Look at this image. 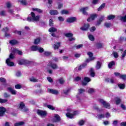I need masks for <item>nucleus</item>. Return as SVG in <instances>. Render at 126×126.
I'll return each mask as SVG.
<instances>
[{
  "label": "nucleus",
  "mask_w": 126,
  "mask_h": 126,
  "mask_svg": "<svg viewBox=\"0 0 126 126\" xmlns=\"http://www.w3.org/2000/svg\"><path fill=\"white\" fill-rule=\"evenodd\" d=\"M89 27H90L89 24H86L83 27H82L80 28V29L83 31H87V30H88V28H89Z\"/></svg>",
  "instance_id": "ddd939ff"
},
{
  "label": "nucleus",
  "mask_w": 126,
  "mask_h": 126,
  "mask_svg": "<svg viewBox=\"0 0 126 126\" xmlns=\"http://www.w3.org/2000/svg\"><path fill=\"white\" fill-rule=\"evenodd\" d=\"M49 65L53 68V69H58V68H59V66L54 63H51L49 64Z\"/></svg>",
  "instance_id": "dca6fc26"
},
{
  "label": "nucleus",
  "mask_w": 126,
  "mask_h": 126,
  "mask_svg": "<svg viewBox=\"0 0 126 126\" xmlns=\"http://www.w3.org/2000/svg\"><path fill=\"white\" fill-rule=\"evenodd\" d=\"M97 15L96 14H94L91 15V17L87 19V21L88 22H90V21H92V20H94L95 18H96Z\"/></svg>",
  "instance_id": "9b49d317"
},
{
  "label": "nucleus",
  "mask_w": 126,
  "mask_h": 126,
  "mask_svg": "<svg viewBox=\"0 0 126 126\" xmlns=\"http://www.w3.org/2000/svg\"><path fill=\"white\" fill-rule=\"evenodd\" d=\"M58 81L59 82V83H60V84H63V83H64V81L62 78L59 79Z\"/></svg>",
  "instance_id": "a18cd8bd"
},
{
  "label": "nucleus",
  "mask_w": 126,
  "mask_h": 126,
  "mask_svg": "<svg viewBox=\"0 0 126 126\" xmlns=\"http://www.w3.org/2000/svg\"><path fill=\"white\" fill-rule=\"evenodd\" d=\"M87 55L89 56L90 59L86 60L87 63H89V62H92V61L95 60V58L93 57V53L92 52H88Z\"/></svg>",
  "instance_id": "423d86ee"
},
{
  "label": "nucleus",
  "mask_w": 126,
  "mask_h": 126,
  "mask_svg": "<svg viewBox=\"0 0 126 126\" xmlns=\"http://www.w3.org/2000/svg\"><path fill=\"white\" fill-rule=\"evenodd\" d=\"M90 81H91V79H90L89 77H85L82 81V85H87V83H88V82H90Z\"/></svg>",
  "instance_id": "0eeeda50"
},
{
  "label": "nucleus",
  "mask_w": 126,
  "mask_h": 126,
  "mask_svg": "<svg viewBox=\"0 0 126 126\" xmlns=\"http://www.w3.org/2000/svg\"><path fill=\"white\" fill-rule=\"evenodd\" d=\"M37 51H38L39 53H43V52H44V49L42 47H38Z\"/></svg>",
  "instance_id": "3c124183"
},
{
  "label": "nucleus",
  "mask_w": 126,
  "mask_h": 126,
  "mask_svg": "<svg viewBox=\"0 0 126 126\" xmlns=\"http://www.w3.org/2000/svg\"><path fill=\"white\" fill-rule=\"evenodd\" d=\"M106 6V4L105 3H102L100 6L97 9L98 11H101V10L102 9H103V8H104V7H105V6Z\"/></svg>",
  "instance_id": "2f4dec72"
},
{
  "label": "nucleus",
  "mask_w": 126,
  "mask_h": 126,
  "mask_svg": "<svg viewBox=\"0 0 126 126\" xmlns=\"http://www.w3.org/2000/svg\"><path fill=\"white\" fill-rule=\"evenodd\" d=\"M31 51H38V46H32L31 48Z\"/></svg>",
  "instance_id": "e433bc0d"
},
{
  "label": "nucleus",
  "mask_w": 126,
  "mask_h": 126,
  "mask_svg": "<svg viewBox=\"0 0 126 126\" xmlns=\"http://www.w3.org/2000/svg\"><path fill=\"white\" fill-rule=\"evenodd\" d=\"M6 102H7V99L0 98V103H1V104L3 103H6Z\"/></svg>",
  "instance_id": "79ce46f5"
},
{
  "label": "nucleus",
  "mask_w": 126,
  "mask_h": 126,
  "mask_svg": "<svg viewBox=\"0 0 126 126\" xmlns=\"http://www.w3.org/2000/svg\"><path fill=\"white\" fill-rule=\"evenodd\" d=\"M40 41H41V39L40 38H37L34 40V44H39Z\"/></svg>",
  "instance_id": "603ef678"
},
{
  "label": "nucleus",
  "mask_w": 126,
  "mask_h": 126,
  "mask_svg": "<svg viewBox=\"0 0 126 126\" xmlns=\"http://www.w3.org/2000/svg\"><path fill=\"white\" fill-rule=\"evenodd\" d=\"M32 10H33V11H37V12H38V13H43V10H42L40 9L37 8H33Z\"/></svg>",
  "instance_id": "bb28decb"
},
{
  "label": "nucleus",
  "mask_w": 126,
  "mask_h": 126,
  "mask_svg": "<svg viewBox=\"0 0 126 126\" xmlns=\"http://www.w3.org/2000/svg\"><path fill=\"white\" fill-rule=\"evenodd\" d=\"M115 17H116V16L114 15H110L108 16L107 19H108V20H112L113 19H115Z\"/></svg>",
  "instance_id": "f704fd0d"
},
{
  "label": "nucleus",
  "mask_w": 126,
  "mask_h": 126,
  "mask_svg": "<svg viewBox=\"0 0 126 126\" xmlns=\"http://www.w3.org/2000/svg\"><path fill=\"white\" fill-rule=\"evenodd\" d=\"M14 59V56H13V54L11 53L9 56V58H8L6 61V63H7V65L9 66H13L14 65V63L12 62H11V60Z\"/></svg>",
  "instance_id": "f03ea898"
},
{
  "label": "nucleus",
  "mask_w": 126,
  "mask_h": 126,
  "mask_svg": "<svg viewBox=\"0 0 126 126\" xmlns=\"http://www.w3.org/2000/svg\"><path fill=\"white\" fill-rule=\"evenodd\" d=\"M62 14H68V11L66 10L61 11Z\"/></svg>",
  "instance_id": "49530a36"
},
{
  "label": "nucleus",
  "mask_w": 126,
  "mask_h": 126,
  "mask_svg": "<svg viewBox=\"0 0 126 126\" xmlns=\"http://www.w3.org/2000/svg\"><path fill=\"white\" fill-rule=\"evenodd\" d=\"M118 87L120 89H124L125 87H126V85L125 84H120L118 85Z\"/></svg>",
  "instance_id": "58836bf2"
},
{
  "label": "nucleus",
  "mask_w": 126,
  "mask_h": 126,
  "mask_svg": "<svg viewBox=\"0 0 126 126\" xmlns=\"http://www.w3.org/2000/svg\"><path fill=\"white\" fill-rule=\"evenodd\" d=\"M78 92L79 93V94H82V93H83V92H85V90L82 89H80L78 90Z\"/></svg>",
  "instance_id": "6e6d98bb"
},
{
  "label": "nucleus",
  "mask_w": 126,
  "mask_h": 126,
  "mask_svg": "<svg viewBox=\"0 0 126 126\" xmlns=\"http://www.w3.org/2000/svg\"><path fill=\"white\" fill-rule=\"evenodd\" d=\"M49 13L51 15H57V14H59V12L56 10H51L49 12Z\"/></svg>",
  "instance_id": "6ab92c4d"
},
{
  "label": "nucleus",
  "mask_w": 126,
  "mask_h": 126,
  "mask_svg": "<svg viewBox=\"0 0 126 126\" xmlns=\"http://www.w3.org/2000/svg\"><path fill=\"white\" fill-rule=\"evenodd\" d=\"M115 64H116L115 62L112 61L108 64L109 68H112V67H113V65H115Z\"/></svg>",
  "instance_id": "c756f323"
},
{
  "label": "nucleus",
  "mask_w": 126,
  "mask_h": 126,
  "mask_svg": "<svg viewBox=\"0 0 126 126\" xmlns=\"http://www.w3.org/2000/svg\"><path fill=\"white\" fill-rule=\"evenodd\" d=\"M13 54L16 53L18 54V55H22V52L21 51H19L15 48L13 49Z\"/></svg>",
  "instance_id": "412c9836"
},
{
  "label": "nucleus",
  "mask_w": 126,
  "mask_h": 126,
  "mask_svg": "<svg viewBox=\"0 0 126 126\" xmlns=\"http://www.w3.org/2000/svg\"><path fill=\"white\" fill-rule=\"evenodd\" d=\"M110 117H111V114H110V113L107 112L105 114V118H107V119H109V118H110Z\"/></svg>",
  "instance_id": "680f3d73"
},
{
  "label": "nucleus",
  "mask_w": 126,
  "mask_h": 126,
  "mask_svg": "<svg viewBox=\"0 0 126 126\" xmlns=\"http://www.w3.org/2000/svg\"><path fill=\"white\" fill-rule=\"evenodd\" d=\"M18 43V42H17L16 40H12L9 41V43L11 45H16V44H17Z\"/></svg>",
  "instance_id": "c9c22d12"
},
{
  "label": "nucleus",
  "mask_w": 126,
  "mask_h": 126,
  "mask_svg": "<svg viewBox=\"0 0 126 126\" xmlns=\"http://www.w3.org/2000/svg\"><path fill=\"white\" fill-rule=\"evenodd\" d=\"M78 124L79 125V126H83V125H84V121L80 120Z\"/></svg>",
  "instance_id": "4d7b16f0"
},
{
  "label": "nucleus",
  "mask_w": 126,
  "mask_h": 126,
  "mask_svg": "<svg viewBox=\"0 0 126 126\" xmlns=\"http://www.w3.org/2000/svg\"><path fill=\"white\" fill-rule=\"evenodd\" d=\"M87 65V63H84L82 64L81 65L79 66L78 67H76L75 68V69L76 70L78 69V70H81V69H83Z\"/></svg>",
  "instance_id": "4468645a"
},
{
  "label": "nucleus",
  "mask_w": 126,
  "mask_h": 126,
  "mask_svg": "<svg viewBox=\"0 0 126 126\" xmlns=\"http://www.w3.org/2000/svg\"><path fill=\"white\" fill-rule=\"evenodd\" d=\"M92 3L93 4H97V3H99V0H93Z\"/></svg>",
  "instance_id": "09e8293b"
},
{
  "label": "nucleus",
  "mask_w": 126,
  "mask_h": 126,
  "mask_svg": "<svg viewBox=\"0 0 126 126\" xmlns=\"http://www.w3.org/2000/svg\"><path fill=\"white\" fill-rule=\"evenodd\" d=\"M65 37L67 38H69V41H74L75 40V38L74 37H71L72 36H73V34L72 33L69 32L65 34Z\"/></svg>",
  "instance_id": "20e7f679"
},
{
  "label": "nucleus",
  "mask_w": 126,
  "mask_h": 126,
  "mask_svg": "<svg viewBox=\"0 0 126 126\" xmlns=\"http://www.w3.org/2000/svg\"><path fill=\"white\" fill-rule=\"evenodd\" d=\"M100 103L103 105V106L106 108L107 109H110L111 106H110V104L106 101H105L102 99L99 100Z\"/></svg>",
  "instance_id": "7ed1b4c3"
},
{
  "label": "nucleus",
  "mask_w": 126,
  "mask_h": 126,
  "mask_svg": "<svg viewBox=\"0 0 126 126\" xmlns=\"http://www.w3.org/2000/svg\"><path fill=\"white\" fill-rule=\"evenodd\" d=\"M116 105H119L121 103V99L120 98H116L115 99Z\"/></svg>",
  "instance_id": "37998d69"
},
{
  "label": "nucleus",
  "mask_w": 126,
  "mask_h": 126,
  "mask_svg": "<svg viewBox=\"0 0 126 126\" xmlns=\"http://www.w3.org/2000/svg\"><path fill=\"white\" fill-rule=\"evenodd\" d=\"M95 117L99 120H101V119H104V118H105V114H98L97 115H95Z\"/></svg>",
  "instance_id": "4be33fe9"
},
{
  "label": "nucleus",
  "mask_w": 126,
  "mask_h": 126,
  "mask_svg": "<svg viewBox=\"0 0 126 126\" xmlns=\"http://www.w3.org/2000/svg\"><path fill=\"white\" fill-rule=\"evenodd\" d=\"M25 123L24 122H20L19 123H16L14 124L15 126H23L25 125Z\"/></svg>",
  "instance_id": "72a5a7b5"
},
{
  "label": "nucleus",
  "mask_w": 126,
  "mask_h": 126,
  "mask_svg": "<svg viewBox=\"0 0 126 126\" xmlns=\"http://www.w3.org/2000/svg\"><path fill=\"white\" fill-rule=\"evenodd\" d=\"M0 15H1L2 16H5V15H6L5 11H1L0 12Z\"/></svg>",
  "instance_id": "e2e57ef3"
},
{
  "label": "nucleus",
  "mask_w": 126,
  "mask_h": 126,
  "mask_svg": "<svg viewBox=\"0 0 126 126\" xmlns=\"http://www.w3.org/2000/svg\"><path fill=\"white\" fill-rule=\"evenodd\" d=\"M54 21L53 19H51L49 20V25L50 26H54Z\"/></svg>",
  "instance_id": "8fccbe9b"
},
{
  "label": "nucleus",
  "mask_w": 126,
  "mask_h": 126,
  "mask_svg": "<svg viewBox=\"0 0 126 126\" xmlns=\"http://www.w3.org/2000/svg\"><path fill=\"white\" fill-rule=\"evenodd\" d=\"M77 112L74 111L73 114H71L70 113H66V117H67V118H69L70 119H72V118H73V117H74V116H75V115H77Z\"/></svg>",
  "instance_id": "9d476101"
},
{
  "label": "nucleus",
  "mask_w": 126,
  "mask_h": 126,
  "mask_svg": "<svg viewBox=\"0 0 126 126\" xmlns=\"http://www.w3.org/2000/svg\"><path fill=\"white\" fill-rule=\"evenodd\" d=\"M76 20V18L75 17H71L67 19V22L69 23H72V22H74Z\"/></svg>",
  "instance_id": "f3484780"
},
{
  "label": "nucleus",
  "mask_w": 126,
  "mask_h": 126,
  "mask_svg": "<svg viewBox=\"0 0 126 126\" xmlns=\"http://www.w3.org/2000/svg\"><path fill=\"white\" fill-rule=\"evenodd\" d=\"M4 98H9V97H10V94L6 93H4Z\"/></svg>",
  "instance_id": "de8ad7c7"
},
{
  "label": "nucleus",
  "mask_w": 126,
  "mask_h": 126,
  "mask_svg": "<svg viewBox=\"0 0 126 126\" xmlns=\"http://www.w3.org/2000/svg\"><path fill=\"white\" fill-rule=\"evenodd\" d=\"M104 18H105V16L102 15L101 17L99 18V20L97 21V24L98 25H100L101 24V22L104 20Z\"/></svg>",
  "instance_id": "393cba45"
},
{
  "label": "nucleus",
  "mask_w": 126,
  "mask_h": 126,
  "mask_svg": "<svg viewBox=\"0 0 126 126\" xmlns=\"http://www.w3.org/2000/svg\"><path fill=\"white\" fill-rule=\"evenodd\" d=\"M47 107L48 108V109H50V110H55L54 107L52 105H47Z\"/></svg>",
  "instance_id": "864d4df0"
},
{
  "label": "nucleus",
  "mask_w": 126,
  "mask_h": 126,
  "mask_svg": "<svg viewBox=\"0 0 126 126\" xmlns=\"http://www.w3.org/2000/svg\"><path fill=\"white\" fill-rule=\"evenodd\" d=\"M95 30H96V28L95 27H92L90 29V31L91 32H94V31H95Z\"/></svg>",
  "instance_id": "bf43d9fd"
},
{
  "label": "nucleus",
  "mask_w": 126,
  "mask_h": 126,
  "mask_svg": "<svg viewBox=\"0 0 126 126\" xmlns=\"http://www.w3.org/2000/svg\"><path fill=\"white\" fill-rule=\"evenodd\" d=\"M112 55H113L114 58H115V59H117V58L119 57V55L118 54V53L116 52H113L112 53Z\"/></svg>",
  "instance_id": "c03bdc74"
},
{
  "label": "nucleus",
  "mask_w": 126,
  "mask_h": 126,
  "mask_svg": "<svg viewBox=\"0 0 126 126\" xmlns=\"http://www.w3.org/2000/svg\"><path fill=\"white\" fill-rule=\"evenodd\" d=\"M48 92L49 93H51L52 94H54L55 95H58V94H59V91H58V90L52 89H49Z\"/></svg>",
  "instance_id": "f8f14e48"
},
{
  "label": "nucleus",
  "mask_w": 126,
  "mask_h": 126,
  "mask_svg": "<svg viewBox=\"0 0 126 126\" xmlns=\"http://www.w3.org/2000/svg\"><path fill=\"white\" fill-rule=\"evenodd\" d=\"M0 82H2L3 83H4V82L6 81V80L4 78H0Z\"/></svg>",
  "instance_id": "338daca9"
},
{
  "label": "nucleus",
  "mask_w": 126,
  "mask_h": 126,
  "mask_svg": "<svg viewBox=\"0 0 126 126\" xmlns=\"http://www.w3.org/2000/svg\"><path fill=\"white\" fill-rule=\"evenodd\" d=\"M114 74H115V75H116V76L119 77H120V78H121V75H122V74H121V73H119V72H115L114 73Z\"/></svg>",
  "instance_id": "052dcab7"
},
{
  "label": "nucleus",
  "mask_w": 126,
  "mask_h": 126,
  "mask_svg": "<svg viewBox=\"0 0 126 126\" xmlns=\"http://www.w3.org/2000/svg\"><path fill=\"white\" fill-rule=\"evenodd\" d=\"M20 3H22V4H23V5H26L27 4V2H26V1L25 0H21L20 1Z\"/></svg>",
  "instance_id": "5fc2aeb1"
},
{
  "label": "nucleus",
  "mask_w": 126,
  "mask_h": 126,
  "mask_svg": "<svg viewBox=\"0 0 126 126\" xmlns=\"http://www.w3.org/2000/svg\"><path fill=\"white\" fill-rule=\"evenodd\" d=\"M83 47V44H79L76 46V49H81Z\"/></svg>",
  "instance_id": "13d9d810"
},
{
  "label": "nucleus",
  "mask_w": 126,
  "mask_h": 126,
  "mask_svg": "<svg viewBox=\"0 0 126 126\" xmlns=\"http://www.w3.org/2000/svg\"><path fill=\"white\" fill-rule=\"evenodd\" d=\"M95 68L96 69H100L101 68V63L100 62H97Z\"/></svg>",
  "instance_id": "c85d7f7f"
},
{
  "label": "nucleus",
  "mask_w": 126,
  "mask_h": 126,
  "mask_svg": "<svg viewBox=\"0 0 126 126\" xmlns=\"http://www.w3.org/2000/svg\"><path fill=\"white\" fill-rule=\"evenodd\" d=\"M40 18H41V16L40 15H37L36 16V15L35 14V13L33 12H31V17H28L27 18V20L29 22H31V21H39V20H40Z\"/></svg>",
  "instance_id": "f257e3e1"
},
{
  "label": "nucleus",
  "mask_w": 126,
  "mask_h": 126,
  "mask_svg": "<svg viewBox=\"0 0 126 126\" xmlns=\"http://www.w3.org/2000/svg\"><path fill=\"white\" fill-rule=\"evenodd\" d=\"M57 30H57L56 28L52 27L49 29L48 31L49 32H51V33H54V32H57Z\"/></svg>",
  "instance_id": "a878e982"
},
{
  "label": "nucleus",
  "mask_w": 126,
  "mask_h": 126,
  "mask_svg": "<svg viewBox=\"0 0 126 126\" xmlns=\"http://www.w3.org/2000/svg\"><path fill=\"white\" fill-rule=\"evenodd\" d=\"M60 120H61V117H60V116L58 114H55L53 122H59Z\"/></svg>",
  "instance_id": "aec40b11"
},
{
  "label": "nucleus",
  "mask_w": 126,
  "mask_h": 126,
  "mask_svg": "<svg viewBox=\"0 0 126 126\" xmlns=\"http://www.w3.org/2000/svg\"><path fill=\"white\" fill-rule=\"evenodd\" d=\"M19 109L23 112H27L28 108L25 107V104L23 102H21L20 104Z\"/></svg>",
  "instance_id": "39448f33"
},
{
  "label": "nucleus",
  "mask_w": 126,
  "mask_h": 126,
  "mask_svg": "<svg viewBox=\"0 0 126 126\" xmlns=\"http://www.w3.org/2000/svg\"><path fill=\"white\" fill-rule=\"evenodd\" d=\"M37 113L39 116L41 117H45L46 115H47V112L46 111H43L41 110H38L37 111Z\"/></svg>",
  "instance_id": "6e6552de"
},
{
  "label": "nucleus",
  "mask_w": 126,
  "mask_h": 126,
  "mask_svg": "<svg viewBox=\"0 0 126 126\" xmlns=\"http://www.w3.org/2000/svg\"><path fill=\"white\" fill-rule=\"evenodd\" d=\"M8 30L9 29H8V28L7 27H6L3 29V31H4V32H5V37H8V36H9V34L6 33V32H7Z\"/></svg>",
  "instance_id": "5701e85b"
},
{
  "label": "nucleus",
  "mask_w": 126,
  "mask_h": 126,
  "mask_svg": "<svg viewBox=\"0 0 126 126\" xmlns=\"http://www.w3.org/2000/svg\"><path fill=\"white\" fill-rule=\"evenodd\" d=\"M7 90H8L12 95H16V91L13 90L11 87L8 88Z\"/></svg>",
  "instance_id": "a211bd4d"
},
{
  "label": "nucleus",
  "mask_w": 126,
  "mask_h": 126,
  "mask_svg": "<svg viewBox=\"0 0 126 126\" xmlns=\"http://www.w3.org/2000/svg\"><path fill=\"white\" fill-rule=\"evenodd\" d=\"M90 73L91 76H92V77H94V76H95V73L94 72V69H93V68H91Z\"/></svg>",
  "instance_id": "473e14b6"
},
{
  "label": "nucleus",
  "mask_w": 126,
  "mask_h": 126,
  "mask_svg": "<svg viewBox=\"0 0 126 126\" xmlns=\"http://www.w3.org/2000/svg\"><path fill=\"white\" fill-rule=\"evenodd\" d=\"M103 44L102 43H98L96 44V48H97V49H102V48H103Z\"/></svg>",
  "instance_id": "4c0bfd02"
},
{
  "label": "nucleus",
  "mask_w": 126,
  "mask_h": 126,
  "mask_svg": "<svg viewBox=\"0 0 126 126\" xmlns=\"http://www.w3.org/2000/svg\"><path fill=\"white\" fill-rule=\"evenodd\" d=\"M126 55V50L124 51V53L122 55V59H124Z\"/></svg>",
  "instance_id": "774afa93"
},
{
  "label": "nucleus",
  "mask_w": 126,
  "mask_h": 126,
  "mask_svg": "<svg viewBox=\"0 0 126 126\" xmlns=\"http://www.w3.org/2000/svg\"><path fill=\"white\" fill-rule=\"evenodd\" d=\"M30 80L32 82H38V79L34 77H32L30 78Z\"/></svg>",
  "instance_id": "7c9ffc66"
},
{
  "label": "nucleus",
  "mask_w": 126,
  "mask_h": 126,
  "mask_svg": "<svg viewBox=\"0 0 126 126\" xmlns=\"http://www.w3.org/2000/svg\"><path fill=\"white\" fill-rule=\"evenodd\" d=\"M88 37H89V40H90L91 41H93L95 40L94 36L93 35H92V34L89 35Z\"/></svg>",
  "instance_id": "ea45409f"
},
{
  "label": "nucleus",
  "mask_w": 126,
  "mask_h": 126,
  "mask_svg": "<svg viewBox=\"0 0 126 126\" xmlns=\"http://www.w3.org/2000/svg\"><path fill=\"white\" fill-rule=\"evenodd\" d=\"M104 26L105 27H106L107 28H110V27H111V26H112V24H111L110 23H105L104 24Z\"/></svg>",
  "instance_id": "a19ab883"
},
{
  "label": "nucleus",
  "mask_w": 126,
  "mask_h": 126,
  "mask_svg": "<svg viewBox=\"0 0 126 126\" xmlns=\"http://www.w3.org/2000/svg\"><path fill=\"white\" fill-rule=\"evenodd\" d=\"M16 89H21V86L19 84L16 85L15 86Z\"/></svg>",
  "instance_id": "69168bd1"
},
{
  "label": "nucleus",
  "mask_w": 126,
  "mask_h": 126,
  "mask_svg": "<svg viewBox=\"0 0 126 126\" xmlns=\"http://www.w3.org/2000/svg\"><path fill=\"white\" fill-rule=\"evenodd\" d=\"M89 8L88 7H83L81 9V11L84 14V15H87L86 11L88 10Z\"/></svg>",
  "instance_id": "2eb2a0df"
},
{
  "label": "nucleus",
  "mask_w": 126,
  "mask_h": 126,
  "mask_svg": "<svg viewBox=\"0 0 126 126\" xmlns=\"http://www.w3.org/2000/svg\"><path fill=\"white\" fill-rule=\"evenodd\" d=\"M61 46V43L58 42L54 45V50H58Z\"/></svg>",
  "instance_id": "b1692460"
},
{
  "label": "nucleus",
  "mask_w": 126,
  "mask_h": 126,
  "mask_svg": "<svg viewBox=\"0 0 126 126\" xmlns=\"http://www.w3.org/2000/svg\"><path fill=\"white\" fill-rule=\"evenodd\" d=\"M5 112H6V109H5V108L2 106L0 107V117H3L4 114H5Z\"/></svg>",
  "instance_id": "1a4fd4ad"
},
{
  "label": "nucleus",
  "mask_w": 126,
  "mask_h": 126,
  "mask_svg": "<svg viewBox=\"0 0 126 126\" xmlns=\"http://www.w3.org/2000/svg\"><path fill=\"white\" fill-rule=\"evenodd\" d=\"M120 78L123 79V80H126V75H121Z\"/></svg>",
  "instance_id": "0e129e2a"
},
{
  "label": "nucleus",
  "mask_w": 126,
  "mask_h": 126,
  "mask_svg": "<svg viewBox=\"0 0 126 126\" xmlns=\"http://www.w3.org/2000/svg\"><path fill=\"white\" fill-rule=\"evenodd\" d=\"M27 63V61L25 60H21L20 61H19V64H25Z\"/></svg>",
  "instance_id": "cd10ccee"
}]
</instances>
